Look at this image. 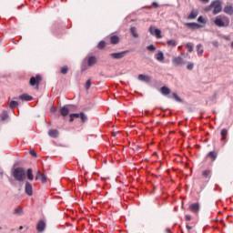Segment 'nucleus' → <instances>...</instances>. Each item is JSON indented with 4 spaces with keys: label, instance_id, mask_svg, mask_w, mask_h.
I'll use <instances>...</instances> for the list:
<instances>
[{
    "label": "nucleus",
    "instance_id": "nucleus-1",
    "mask_svg": "<svg viewBox=\"0 0 233 233\" xmlns=\"http://www.w3.org/2000/svg\"><path fill=\"white\" fill-rule=\"evenodd\" d=\"M214 23L219 28H227L230 25V18L227 15H218L214 19Z\"/></svg>",
    "mask_w": 233,
    "mask_h": 233
},
{
    "label": "nucleus",
    "instance_id": "nucleus-2",
    "mask_svg": "<svg viewBox=\"0 0 233 233\" xmlns=\"http://www.w3.org/2000/svg\"><path fill=\"white\" fill-rule=\"evenodd\" d=\"M15 181H25L26 179V170L23 167H15L12 173Z\"/></svg>",
    "mask_w": 233,
    "mask_h": 233
},
{
    "label": "nucleus",
    "instance_id": "nucleus-3",
    "mask_svg": "<svg viewBox=\"0 0 233 233\" xmlns=\"http://www.w3.org/2000/svg\"><path fill=\"white\" fill-rule=\"evenodd\" d=\"M213 9V14L214 15L219 14V12H221V10H223V7L221 6V2L219 1H214L210 4V5L208 7H206V12H210V10Z\"/></svg>",
    "mask_w": 233,
    "mask_h": 233
},
{
    "label": "nucleus",
    "instance_id": "nucleus-4",
    "mask_svg": "<svg viewBox=\"0 0 233 233\" xmlns=\"http://www.w3.org/2000/svg\"><path fill=\"white\" fill-rule=\"evenodd\" d=\"M41 81H43V77H41V75H36L35 76H32L30 78L29 84L31 86H35L36 90H38Z\"/></svg>",
    "mask_w": 233,
    "mask_h": 233
},
{
    "label": "nucleus",
    "instance_id": "nucleus-5",
    "mask_svg": "<svg viewBox=\"0 0 233 233\" xmlns=\"http://www.w3.org/2000/svg\"><path fill=\"white\" fill-rule=\"evenodd\" d=\"M127 54H128V51H121L118 53H111V54H109V56L112 59H123V57H125V56H127Z\"/></svg>",
    "mask_w": 233,
    "mask_h": 233
},
{
    "label": "nucleus",
    "instance_id": "nucleus-6",
    "mask_svg": "<svg viewBox=\"0 0 233 233\" xmlns=\"http://www.w3.org/2000/svg\"><path fill=\"white\" fill-rule=\"evenodd\" d=\"M149 33L151 34V35H154L157 39H161V37H163V35H161V30L151 26L149 28Z\"/></svg>",
    "mask_w": 233,
    "mask_h": 233
},
{
    "label": "nucleus",
    "instance_id": "nucleus-7",
    "mask_svg": "<svg viewBox=\"0 0 233 233\" xmlns=\"http://www.w3.org/2000/svg\"><path fill=\"white\" fill-rule=\"evenodd\" d=\"M172 63L175 66H181V65L185 64V60H183V57L181 56H175L172 59Z\"/></svg>",
    "mask_w": 233,
    "mask_h": 233
},
{
    "label": "nucleus",
    "instance_id": "nucleus-8",
    "mask_svg": "<svg viewBox=\"0 0 233 233\" xmlns=\"http://www.w3.org/2000/svg\"><path fill=\"white\" fill-rule=\"evenodd\" d=\"M25 192L27 196H33L34 194L32 184L28 181L25 182Z\"/></svg>",
    "mask_w": 233,
    "mask_h": 233
},
{
    "label": "nucleus",
    "instance_id": "nucleus-9",
    "mask_svg": "<svg viewBox=\"0 0 233 233\" xmlns=\"http://www.w3.org/2000/svg\"><path fill=\"white\" fill-rule=\"evenodd\" d=\"M70 106H64L60 108V114L63 117H66L70 114Z\"/></svg>",
    "mask_w": 233,
    "mask_h": 233
},
{
    "label": "nucleus",
    "instance_id": "nucleus-10",
    "mask_svg": "<svg viewBox=\"0 0 233 233\" xmlns=\"http://www.w3.org/2000/svg\"><path fill=\"white\" fill-rule=\"evenodd\" d=\"M220 141L223 143V145H225V143H227V136H228V130L227 128H223L220 132Z\"/></svg>",
    "mask_w": 233,
    "mask_h": 233
},
{
    "label": "nucleus",
    "instance_id": "nucleus-11",
    "mask_svg": "<svg viewBox=\"0 0 233 233\" xmlns=\"http://www.w3.org/2000/svg\"><path fill=\"white\" fill-rule=\"evenodd\" d=\"M155 59H157V61L159 63H165V54H163V51H158L155 55Z\"/></svg>",
    "mask_w": 233,
    "mask_h": 233
},
{
    "label": "nucleus",
    "instance_id": "nucleus-12",
    "mask_svg": "<svg viewBox=\"0 0 233 233\" xmlns=\"http://www.w3.org/2000/svg\"><path fill=\"white\" fill-rule=\"evenodd\" d=\"M201 176L202 177H204V179H210V177H212V169H205L204 171H202Z\"/></svg>",
    "mask_w": 233,
    "mask_h": 233
},
{
    "label": "nucleus",
    "instance_id": "nucleus-13",
    "mask_svg": "<svg viewBox=\"0 0 233 233\" xmlns=\"http://www.w3.org/2000/svg\"><path fill=\"white\" fill-rule=\"evenodd\" d=\"M97 63V57L91 56L87 57V66H94Z\"/></svg>",
    "mask_w": 233,
    "mask_h": 233
},
{
    "label": "nucleus",
    "instance_id": "nucleus-14",
    "mask_svg": "<svg viewBox=\"0 0 233 233\" xmlns=\"http://www.w3.org/2000/svg\"><path fill=\"white\" fill-rule=\"evenodd\" d=\"M39 177H41L42 183H46V181H47L46 175L41 174V171L36 172V176L35 177V181H37V179H39Z\"/></svg>",
    "mask_w": 233,
    "mask_h": 233
},
{
    "label": "nucleus",
    "instance_id": "nucleus-15",
    "mask_svg": "<svg viewBox=\"0 0 233 233\" xmlns=\"http://www.w3.org/2000/svg\"><path fill=\"white\" fill-rule=\"evenodd\" d=\"M46 227V223H45L43 220H39V222L36 225V230L38 232H43Z\"/></svg>",
    "mask_w": 233,
    "mask_h": 233
},
{
    "label": "nucleus",
    "instance_id": "nucleus-16",
    "mask_svg": "<svg viewBox=\"0 0 233 233\" xmlns=\"http://www.w3.org/2000/svg\"><path fill=\"white\" fill-rule=\"evenodd\" d=\"M186 26H188V28H192L193 30H196L198 28H201V27H203L205 25H199L198 23H187Z\"/></svg>",
    "mask_w": 233,
    "mask_h": 233
},
{
    "label": "nucleus",
    "instance_id": "nucleus-17",
    "mask_svg": "<svg viewBox=\"0 0 233 233\" xmlns=\"http://www.w3.org/2000/svg\"><path fill=\"white\" fill-rule=\"evenodd\" d=\"M18 97L22 101H32V99H34V97H32V96H29L28 94L20 95Z\"/></svg>",
    "mask_w": 233,
    "mask_h": 233
},
{
    "label": "nucleus",
    "instance_id": "nucleus-18",
    "mask_svg": "<svg viewBox=\"0 0 233 233\" xmlns=\"http://www.w3.org/2000/svg\"><path fill=\"white\" fill-rule=\"evenodd\" d=\"M109 41L111 45H117L119 43V36L114 35L109 37Z\"/></svg>",
    "mask_w": 233,
    "mask_h": 233
},
{
    "label": "nucleus",
    "instance_id": "nucleus-19",
    "mask_svg": "<svg viewBox=\"0 0 233 233\" xmlns=\"http://www.w3.org/2000/svg\"><path fill=\"white\" fill-rule=\"evenodd\" d=\"M48 136H49L50 137H54V138L58 137V136H59V131H57V129H50V130L48 131Z\"/></svg>",
    "mask_w": 233,
    "mask_h": 233
},
{
    "label": "nucleus",
    "instance_id": "nucleus-20",
    "mask_svg": "<svg viewBox=\"0 0 233 233\" xmlns=\"http://www.w3.org/2000/svg\"><path fill=\"white\" fill-rule=\"evenodd\" d=\"M189 210H191V212H199V204L198 203H194V204H191L189 206Z\"/></svg>",
    "mask_w": 233,
    "mask_h": 233
},
{
    "label": "nucleus",
    "instance_id": "nucleus-21",
    "mask_svg": "<svg viewBox=\"0 0 233 233\" xmlns=\"http://www.w3.org/2000/svg\"><path fill=\"white\" fill-rule=\"evenodd\" d=\"M225 14H228V15H233V7L232 5H226L224 7Z\"/></svg>",
    "mask_w": 233,
    "mask_h": 233
},
{
    "label": "nucleus",
    "instance_id": "nucleus-22",
    "mask_svg": "<svg viewBox=\"0 0 233 233\" xmlns=\"http://www.w3.org/2000/svg\"><path fill=\"white\" fill-rule=\"evenodd\" d=\"M199 13L198 12V10H196V9H193L192 11H191V13L189 14V15L187 16V19H196V17H198V15Z\"/></svg>",
    "mask_w": 233,
    "mask_h": 233
},
{
    "label": "nucleus",
    "instance_id": "nucleus-23",
    "mask_svg": "<svg viewBox=\"0 0 233 233\" xmlns=\"http://www.w3.org/2000/svg\"><path fill=\"white\" fill-rule=\"evenodd\" d=\"M160 92H161V94H163V96H168V94H170V88H168L167 86H162L160 88Z\"/></svg>",
    "mask_w": 233,
    "mask_h": 233
},
{
    "label": "nucleus",
    "instance_id": "nucleus-24",
    "mask_svg": "<svg viewBox=\"0 0 233 233\" xmlns=\"http://www.w3.org/2000/svg\"><path fill=\"white\" fill-rule=\"evenodd\" d=\"M27 179L29 181H34V174L32 173V168H28L26 171Z\"/></svg>",
    "mask_w": 233,
    "mask_h": 233
},
{
    "label": "nucleus",
    "instance_id": "nucleus-25",
    "mask_svg": "<svg viewBox=\"0 0 233 233\" xmlns=\"http://www.w3.org/2000/svg\"><path fill=\"white\" fill-rule=\"evenodd\" d=\"M80 114L75 113V114H71L69 116L70 119H69V123H73L74 119H79Z\"/></svg>",
    "mask_w": 233,
    "mask_h": 233
},
{
    "label": "nucleus",
    "instance_id": "nucleus-26",
    "mask_svg": "<svg viewBox=\"0 0 233 233\" xmlns=\"http://www.w3.org/2000/svg\"><path fill=\"white\" fill-rule=\"evenodd\" d=\"M208 157H211L212 161H216V159L218 158V153H216L215 151H210L208 155Z\"/></svg>",
    "mask_w": 233,
    "mask_h": 233
},
{
    "label": "nucleus",
    "instance_id": "nucleus-27",
    "mask_svg": "<svg viewBox=\"0 0 233 233\" xmlns=\"http://www.w3.org/2000/svg\"><path fill=\"white\" fill-rule=\"evenodd\" d=\"M79 117H80L82 123H86V121H88V116H86V114L83 112L80 113Z\"/></svg>",
    "mask_w": 233,
    "mask_h": 233
},
{
    "label": "nucleus",
    "instance_id": "nucleus-28",
    "mask_svg": "<svg viewBox=\"0 0 233 233\" xmlns=\"http://www.w3.org/2000/svg\"><path fill=\"white\" fill-rule=\"evenodd\" d=\"M19 103L15 100H12L9 102V106L10 108L14 109L15 108L16 106H18Z\"/></svg>",
    "mask_w": 233,
    "mask_h": 233
},
{
    "label": "nucleus",
    "instance_id": "nucleus-29",
    "mask_svg": "<svg viewBox=\"0 0 233 233\" xmlns=\"http://www.w3.org/2000/svg\"><path fill=\"white\" fill-rule=\"evenodd\" d=\"M197 50H198V56H203L204 50H203V48H202L201 44H198V45L197 46Z\"/></svg>",
    "mask_w": 233,
    "mask_h": 233
},
{
    "label": "nucleus",
    "instance_id": "nucleus-30",
    "mask_svg": "<svg viewBox=\"0 0 233 233\" xmlns=\"http://www.w3.org/2000/svg\"><path fill=\"white\" fill-rule=\"evenodd\" d=\"M105 46H106V43L105 41H100L97 45V48H99V50H103Z\"/></svg>",
    "mask_w": 233,
    "mask_h": 233
},
{
    "label": "nucleus",
    "instance_id": "nucleus-31",
    "mask_svg": "<svg viewBox=\"0 0 233 233\" xmlns=\"http://www.w3.org/2000/svg\"><path fill=\"white\" fill-rule=\"evenodd\" d=\"M61 74H63L64 76L68 74V66H64L61 67Z\"/></svg>",
    "mask_w": 233,
    "mask_h": 233
},
{
    "label": "nucleus",
    "instance_id": "nucleus-32",
    "mask_svg": "<svg viewBox=\"0 0 233 233\" xmlns=\"http://www.w3.org/2000/svg\"><path fill=\"white\" fill-rule=\"evenodd\" d=\"M130 32H131L133 37H138L137 30L136 29V27H131Z\"/></svg>",
    "mask_w": 233,
    "mask_h": 233
},
{
    "label": "nucleus",
    "instance_id": "nucleus-33",
    "mask_svg": "<svg viewBox=\"0 0 233 233\" xmlns=\"http://www.w3.org/2000/svg\"><path fill=\"white\" fill-rule=\"evenodd\" d=\"M177 46V42H176V40L167 41V46Z\"/></svg>",
    "mask_w": 233,
    "mask_h": 233
},
{
    "label": "nucleus",
    "instance_id": "nucleus-34",
    "mask_svg": "<svg viewBox=\"0 0 233 233\" xmlns=\"http://www.w3.org/2000/svg\"><path fill=\"white\" fill-rule=\"evenodd\" d=\"M90 86H92V82H91L90 79H88V80L86 82V85H85L86 90H90Z\"/></svg>",
    "mask_w": 233,
    "mask_h": 233
},
{
    "label": "nucleus",
    "instance_id": "nucleus-35",
    "mask_svg": "<svg viewBox=\"0 0 233 233\" xmlns=\"http://www.w3.org/2000/svg\"><path fill=\"white\" fill-rule=\"evenodd\" d=\"M198 23H201L202 25H207V19H205V17H203V16H199L198 18Z\"/></svg>",
    "mask_w": 233,
    "mask_h": 233
},
{
    "label": "nucleus",
    "instance_id": "nucleus-36",
    "mask_svg": "<svg viewBox=\"0 0 233 233\" xmlns=\"http://www.w3.org/2000/svg\"><path fill=\"white\" fill-rule=\"evenodd\" d=\"M186 48L187 49L188 52H193L194 50V46L190 43L186 44Z\"/></svg>",
    "mask_w": 233,
    "mask_h": 233
},
{
    "label": "nucleus",
    "instance_id": "nucleus-37",
    "mask_svg": "<svg viewBox=\"0 0 233 233\" xmlns=\"http://www.w3.org/2000/svg\"><path fill=\"white\" fill-rule=\"evenodd\" d=\"M138 81H147L146 75H138L137 76Z\"/></svg>",
    "mask_w": 233,
    "mask_h": 233
},
{
    "label": "nucleus",
    "instance_id": "nucleus-38",
    "mask_svg": "<svg viewBox=\"0 0 233 233\" xmlns=\"http://www.w3.org/2000/svg\"><path fill=\"white\" fill-rule=\"evenodd\" d=\"M187 70H193L194 69V63L188 62L187 66Z\"/></svg>",
    "mask_w": 233,
    "mask_h": 233
},
{
    "label": "nucleus",
    "instance_id": "nucleus-39",
    "mask_svg": "<svg viewBox=\"0 0 233 233\" xmlns=\"http://www.w3.org/2000/svg\"><path fill=\"white\" fill-rule=\"evenodd\" d=\"M173 97L175 100H177L178 103H181V98L177 96V94L173 93Z\"/></svg>",
    "mask_w": 233,
    "mask_h": 233
},
{
    "label": "nucleus",
    "instance_id": "nucleus-40",
    "mask_svg": "<svg viewBox=\"0 0 233 233\" xmlns=\"http://www.w3.org/2000/svg\"><path fill=\"white\" fill-rule=\"evenodd\" d=\"M147 50H150L151 52H154V50H156V46H154V45L148 46Z\"/></svg>",
    "mask_w": 233,
    "mask_h": 233
},
{
    "label": "nucleus",
    "instance_id": "nucleus-41",
    "mask_svg": "<svg viewBox=\"0 0 233 233\" xmlns=\"http://www.w3.org/2000/svg\"><path fill=\"white\" fill-rule=\"evenodd\" d=\"M6 119H8V114L4 113V114L2 115V121H6Z\"/></svg>",
    "mask_w": 233,
    "mask_h": 233
},
{
    "label": "nucleus",
    "instance_id": "nucleus-42",
    "mask_svg": "<svg viewBox=\"0 0 233 233\" xmlns=\"http://www.w3.org/2000/svg\"><path fill=\"white\" fill-rule=\"evenodd\" d=\"M22 212H23V209H21L20 208H15V209L14 210V214H21Z\"/></svg>",
    "mask_w": 233,
    "mask_h": 233
},
{
    "label": "nucleus",
    "instance_id": "nucleus-43",
    "mask_svg": "<svg viewBox=\"0 0 233 233\" xmlns=\"http://www.w3.org/2000/svg\"><path fill=\"white\" fill-rule=\"evenodd\" d=\"M186 228H187V232L190 233V230H192V226L187 224Z\"/></svg>",
    "mask_w": 233,
    "mask_h": 233
},
{
    "label": "nucleus",
    "instance_id": "nucleus-44",
    "mask_svg": "<svg viewBox=\"0 0 233 233\" xmlns=\"http://www.w3.org/2000/svg\"><path fill=\"white\" fill-rule=\"evenodd\" d=\"M192 219V216L186 215V221H190Z\"/></svg>",
    "mask_w": 233,
    "mask_h": 233
},
{
    "label": "nucleus",
    "instance_id": "nucleus-45",
    "mask_svg": "<svg viewBox=\"0 0 233 233\" xmlns=\"http://www.w3.org/2000/svg\"><path fill=\"white\" fill-rule=\"evenodd\" d=\"M31 156H34V157H37V153L35 151H30Z\"/></svg>",
    "mask_w": 233,
    "mask_h": 233
},
{
    "label": "nucleus",
    "instance_id": "nucleus-46",
    "mask_svg": "<svg viewBox=\"0 0 233 233\" xmlns=\"http://www.w3.org/2000/svg\"><path fill=\"white\" fill-rule=\"evenodd\" d=\"M223 39H226V41H230V36L224 35Z\"/></svg>",
    "mask_w": 233,
    "mask_h": 233
},
{
    "label": "nucleus",
    "instance_id": "nucleus-47",
    "mask_svg": "<svg viewBox=\"0 0 233 233\" xmlns=\"http://www.w3.org/2000/svg\"><path fill=\"white\" fill-rule=\"evenodd\" d=\"M50 112H53V113L56 112V107L54 106H51Z\"/></svg>",
    "mask_w": 233,
    "mask_h": 233
},
{
    "label": "nucleus",
    "instance_id": "nucleus-48",
    "mask_svg": "<svg viewBox=\"0 0 233 233\" xmlns=\"http://www.w3.org/2000/svg\"><path fill=\"white\" fill-rule=\"evenodd\" d=\"M152 5H153L155 8H157V6H159V5H157V3H156V2H154V3L152 4Z\"/></svg>",
    "mask_w": 233,
    "mask_h": 233
},
{
    "label": "nucleus",
    "instance_id": "nucleus-49",
    "mask_svg": "<svg viewBox=\"0 0 233 233\" xmlns=\"http://www.w3.org/2000/svg\"><path fill=\"white\" fill-rule=\"evenodd\" d=\"M166 231H167V233H172V231H171L170 228H168L166 229Z\"/></svg>",
    "mask_w": 233,
    "mask_h": 233
},
{
    "label": "nucleus",
    "instance_id": "nucleus-50",
    "mask_svg": "<svg viewBox=\"0 0 233 233\" xmlns=\"http://www.w3.org/2000/svg\"><path fill=\"white\" fill-rule=\"evenodd\" d=\"M202 3H208V0H200Z\"/></svg>",
    "mask_w": 233,
    "mask_h": 233
},
{
    "label": "nucleus",
    "instance_id": "nucleus-51",
    "mask_svg": "<svg viewBox=\"0 0 233 233\" xmlns=\"http://www.w3.org/2000/svg\"><path fill=\"white\" fill-rule=\"evenodd\" d=\"M19 230H23V226H20Z\"/></svg>",
    "mask_w": 233,
    "mask_h": 233
},
{
    "label": "nucleus",
    "instance_id": "nucleus-52",
    "mask_svg": "<svg viewBox=\"0 0 233 233\" xmlns=\"http://www.w3.org/2000/svg\"><path fill=\"white\" fill-rule=\"evenodd\" d=\"M117 133H113V136H116Z\"/></svg>",
    "mask_w": 233,
    "mask_h": 233
},
{
    "label": "nucleus",
    "instance_id": "nucleus-53",
    "mask_svg": "<svg viewBox=\"0 0 233 233\" xmlns=\"http://www.w3.org/2000/svg\"><path fill=\"white\" fill-rule=\"evenodd\" d=\"M231 48H233V42L231 43Z\"/></svg>",
    "mask_w": 233,
    "mask_h": 233
},
{
    "label": "nucleus",
    "instance_id": "nucleus-54",
    "mask_svg": "<svg viewBox=\"0 0 233 233\" xmlns=\"http://www.w3.org/2000/svg\"><path fill=\"white\" fill-rule=\"evenodd\" d=\"M178 50H181V46H178Z\"/></svg>",
    "mask_w": 233,
    "mask_h": 233
},
{
    "label": "nucleus",
    "instance_id": "nucleus-55",
    "mask_svg": "<svg viewBox=\"0 0 233 233\" xmlns=\"http://www.w3.org/2000/svg\"><path fill=\"white\" fill-rule=\"evenodd\" d=\"M147 81H148V79H149L148 76L147 77Z\"/></svg>",
    "mask_w": 233,
    "mask_h": 233
}]
</instances>
